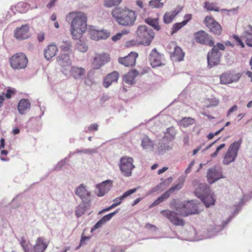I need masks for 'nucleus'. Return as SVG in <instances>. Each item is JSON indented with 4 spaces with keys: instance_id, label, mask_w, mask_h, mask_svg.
Masks as SVG:
<instances>
[{
    "instance_id": "1",
    "label": "nucleus",
    "mask_w": 252,
    "mask_h": 252,
    "mask_svg": "<svg viewBox=\"0 0 252 252\" xmlns=\"http://www.w3.org/2000/svg\"><path fill=\"white\" fill-rule=\"evenodd\" d=\"M87 18L82 12H72L68 14L66 21L71 23L70 32L75 39H80L87 29Z\"/></svg>"
},
{
    "instance_id": "2",
    "label": "nucleus",
    "mask_w": 252,
    "mask_h": 252,
    "mask_svg": "<svg viewBox=\"0 0 252 252\" xmlns=\"http://www.w3.org/2000/svg\"><path fill=\"white\" fill-rule=\"evenodd\" d=\"M112 16L119 25L125 27L133 26L136 19L135 11L121 7H115L113 9Z\"/></svg>"
},
{
    "instance_id": "3",
    "label": "nucleus",
    "mask_w": 252,
    "mask_h": 252,
    "mask_svg": "<svg viewBox=\"0 0 252 252\" xmlns=\"http://www.w3.org/2000/svg\"><path fill=\"white\" fill-rule=\"evenodd\" d=\"M212 47L213 48L208 52L207 56V66L209 68L217 66L220 63L222 54L219 50L224 51L225 49L224 45L220 42L217 43L216 45L214 44Z\"/></svg>"
},
{
    "instance_id": "4",
    "label": "nucleus",
    "mask_w": 252,
    "mask_h": 252,
    "mask_svg": "<svg viewBox=\"0 0 252 252\" xmlns=\"http://www.w3.org/2000/svg\"><path fill=\"white\" fill-rule=\"evenodd\" d=\"M136 33L138 38L141 40L140 44L145 46L150 45L155 37V32L153 30L146 25L139 26Z\"/></svg>"
},
{
    "instance_id": "5",
    "label": "nucleus",
    "mask_w": 252,
    "mask_h": 252,
    "mask_svg": "<svg viewBox=\"0 0 252 252\" xmlns=\"http://www.w3.org/2000/svg\"><path fill=\"white\" fill-rule=\"evenodd\" d=\"M199 188L203 189V192H200L196 189L194 191L195 196L201 200L206 208L214 206L215 204L216 199L213 194L208 192L207 185L200 184L199 185Z\"/></svg>"
},
{
    "instance_id": "6",
    "label": "nucleus",
    "mask_w": 252,
    "mask_h": 252,
    "mask_svg": "<svg viewBox=\"0 0 252 252\" xmlns=\"http://www.w3.org/2000/svg\"><path fill=\"white\" fill-rule=\"evenodd\" d=\"M242 139L234 142L229 147L227 152L224 157L223 163L228 165L230 163L235 160L238 153V151L242 143Z\"/></svg>"
},
{
    "instance_id": "7",
    "label": "nucleus",
    "mask_w": 252,
    "mask_h": 252,
    "mask_svg": "<svg viewBox=\"0 0 252 252\" xmlns=\"http://www.w3.org/2000/svg\"><path fill=\"white\" fill-rule=\"evenodd\" d=\"M196 201L191 200L182 204L181 207L176 209L180 215L187 217L190 215L198 214L199 211L198 209Z\"/></svg>"
},
{
    "instance_id": "8",
    "label": "nucleus",
    "mask_w": 252,
    "mask_h": 252,
    "mask_svg": "<svg viewBox=\"0 0 252 252\" xmlns=\"http://www.w3.org/2000/svg\"><path fill=\"white\" fill-rule=\"evenodd\" d=\"M133 162V159L130 157H122L120 159V169L125 176H131L132 170L135 167Z\"/></svg>"
},
{
    "instance_id": "9",
    "label": "nucleus",
    "mask_w": 252,
    "mask_h": 252,
    "mask_svg": "<svg viewBox=\"0 0 252 252\" xmlns=\"http://www.w3.org/2000/svg\"><path fill=\"white\" fill-rule=\"evenodd\" d=\"M11 66L14 69L24 68L28 63V59L23 53L16 54L10 59Z\"/></svg>"
},
{
    "instance_id": "10",
    "label": "nucleus",
    "mask_w": 252,
    "mask_h": 252,
    "mask_svg": "<svg viewBox=\"0 0 252 252\" xmlns=\"http://www.w3.org/2000/svg\"><path fill=\"white\" fill-rule=\"evenodd\" d=\"M183 186V183L180 182L174 186H172L169 189L165 191L162 194L159 196L152 204L149 206L150 208L154 207L161 203L164 201L170 196L171 193L175 190L181 189Z\"/></svg>"
},
{
    "instance_id": "11",
    "label": "nucleus",
    "mask_w": 252,
    "mask_h": 252,
    "mask_svg": "<svg viewBox=\"0 0 252 252\" xmlns=\"http://www.w3.org/2000/svg\"><path fill=\"white\" fill-rule=\"evenodd\" d=\"M194 39L197 43L212 46L214 44L213 37L203 30L194 33Z\"/></svg>"
},
{
    "instance_id": "12",
    "label": "nucleus",
    "mask_w": 252,
    "mask_h": 252,
    "mask_svg": "<svg viewBox=\"0 0 252 252\" xmlns=\"http://www.w3.org/2000/svg\"><path fill=\"white\" fill-rule=\"evenodd\" d=\"M160 214L167 218L170 221L176 226H184L185 224V221L182 219H179L178 217V214L174 211L170 210H162Z\"/></svg>"
},
{
    "instance_id": "13",
    "label": "nucleus",
    "mask_w": 252,
    "mask_h": 252,
    "mask_svg": "<svg viewBox=\"0 0 252 252\" xmlns=\"http://www.w3.org/2000/svg\"><path fill=\"white\" fill-rule=\"evenodd\" d=\"M204 23L214 34L218 35L221 34L222 31L221 26L212 16H206L204 20Z\"/></svg>"
},
{
    "instance_id": "14",
    "label": "nucleus",
    "mask_w": 252,
    "mask_h": 252,
    "mask_svg": "<svg viewBox=\"0 0 252 252\" xmlns=\"http://www.w3.org/2000/svg\"><path fill=\"white\" fill-rule=\"evenodd\" d=\"M113 181L111 180H106L101 183L96 185L97 190L95 191L96 194L101 197L106 194L112 188Z\"/></svg>"
},
{
    "instance_id": "15",
    "label": "nucleus",
    "mask_w": 252,
    "mask_h": 252,
    "mask_svg": "<svg viewBox=\"0 0 252 252\" xmlns=\"http://www.w3.org/2000/svg\"><path fill=\"white\" fill-rule=\"evenodd\" d=\"M89 32L91 38L95 40L106 39L110 36V32L104 30H98L92 26H89Z\"/></svg>"
},
{
    "instance_id": "16",
    "label": "nucleus",
    "mask_w": 252,
    "mask_h": 252,
    "mask_svg": "<svg viewBox=\"0 0 252 252\" xmlns=\"http://www.w3.org/2000/svg\"><path fill=\"white\" fill-rule=\"evenodd\" d=\"M110 60L109 55L106 53L96 54L93 62V68L98 69Z\"/></svg>"
},
{
    "instance_id": "17",
    "label": "nucleus",
    "mask_w": 252,
    "mask_h": 252,
    "mask_svg": "<svg viewBox=\"0 0 252 252\" xmlns=\"http://www.w3.org/2000/svg\"><path fill=\"white\" fill-rule=\"evenodd\" d=\"M30 27L28 24L23 25L20 28H17L15 30L14 36L19 40L27 39L30 37L29 33Z\"/></svg>"
},
{
    "instance_id": "18",
    "label": "nucleus",
    "mask_w": 252,
    "mask_h": 252,
    "mask_svg": "<svg viewBox=\"0 0 252 252\" xmlns=\"http://www.w3.org/2000/svg\"><path fill=\"white\" fill-rule=\"evenodd\" d=\"M138 56L137 53L131 52L124 58L120 57L118 59V62L120 63L126 67L133 66L135 64L136 60Z\"/></svg>"
},
{
    "instance_id": "19",
    "label": "nucleus",
    "mask_w": 252,
    "mask_h": 252,
    "mask_svg": "<svg viewBox=\"0 0 252 252\" xmlns=\"http://www.w3.org/2000/svg\"><path fill=\"white\" fill-rule=\"evenodd\" d=\"M207 180L210 184H212L220 179L224 178L216 167L209 168L207 173Z\"/></svg>"
},
{
    "instance_id": "20",
    "label": "nucleus",
    "mask_w": 252,
    "mask_h": 252,
    "mask_svg": "<svg viewBox=\"0 0 252 252\" xmlns=\"http://www.w3.org/2000/svg\"><path fill=\"white\" fill-rule=\"evenodd\" d=\"M161 55L158 52L156 48L153 49L149 55V61L152 67L156 68L163 65L164 64L161 63Z\"/></svg>"
},
{
    "instance_id": "21",
    "label": "nucleus",
    "mask_w": 252,
    "mask_h": 252,
    "mask_svg": "<svg viewBox=\"0 0 252 252\" xmlns=\"http://www.w3.org/2000/svg\"><path fill=\"white\" fill-rule=\"evenodd\" d=\"M138 74L139 72L136 69H133L124 75L123 81L129 85L134 84L135 83L134 79Z\"/></svg>"
},
{
    "instance_id": "22",
    "label": "nucleus",
    "mask_w": 252,
    "mask_h": 252,
    "mask_svg": "<svg viewBox=\"0 0 252 252\" xmlns=\"http://www.w3.org/2000/svg\"><path fill=\"white\" fill-rule=\"evenodd\" d=\"M119 76V73L116 71L108 74L104 80L103 86L105 88L109 87L113 82L117 81Z\"/></svg>"
},
{
    "instance_id": "23",
    "label": "nucleus",
    "mask_w": 252,
    "mask_h": 252,
    "mask_svg": "<svg viewBox=\"0 0 252 252\" xmlns=\"http://www.w3.org/2000/svg\"><path fill=\"white\" fill-rule=\"evenodd\" d=\"M185 53L181 47L178 46L174 47V52L171 54L170 57L172 61L180 62L183 60Z\"/></svg>"
},
{
    "instance_id": "24",
    "label": "nucleus",
    "mask_w": 252,
    "mask_h": 252,
    "mask_svg": "<svg viewBox=\"0 0 252 252\" xmlns=\"http://www.w3.org/2000/svg\"><path fill=\"white\" fill-rule=\"evenodd\" d=\"M43 237H38L36 240V243L33 246L34 252H44L47 249L48 244L44 242Z\"/></svg>"
},
{
    "instance_id": "25",
    "label": "nucleus",
    "mask_w": 252,
    "mask_h": 252,
    "mask_svg": "<svg viewBox=\"0 0 252 252\" xmlns=\"http://www.w3.org/2000/svg\"><path fill=\"white\" fill-rule=\"evenodd\" d=\"M70 72L71 75L76 79H82L85 73V70L84 68L76 66H72Z\"/></svg>"
},
{
    "instance_id": "26",
    "label": "nucleus",
    "mask_w": 252,
    "mask_h": 252,
    "mask_svg": "<svg viewBox=\"0 0 252 252\" xmlns=\"http://www.w3.org/2000/svg\"><path fill=\"white\" fill-rule=\"evenodd\" d=\"M57 51L58 49L55 44L49 45L44 49V57L47 60H49L56 55Z\"/></svg>"
},
{
    "instance_id": "27",
    "label": "nucleus",
    "mask_w": 252,
    "mask_h": 252,
    "mask_svg": "<svg viewBox=\"0 0 252 252\" xmlns=\"http://www.w3.org/2000/svg\"><path fill=\"white\" fill-rule=\"evenodd\" d=\"M57 61L62 67L69 66L71 64V61L68 54H62L58 58Z\"/></svg>"
},
{
    "instance_id": "28",
    "label": "nucleus",
    "mask_w": 252,
    "mask_h": 252,
    "mask_svg": "<svg viewBox=\"0 0 252 252\" xmlns=\"http://www.w3.org/2000/svg\"><path fill=\"white\" fill-rule=\"evenodd\" d=\"M168 140L165 137H163L159 142V146L158 148V152L159 154H164L167 151L171 149L169 145V143L167 141Z\"/></svg>"
},
{
    "instance_id": "29",
    "label": "nucleus",
    "mask_w": 252,
    "mask_h": 252,
    "mask_svg": "<svg viewBox=\"0 0 252 252\" xmlns=\"http://www.w3.org/2000/svg\"><path fill=\"white\" fill-rule=\"evenodd\" d=\"M17 107L19 113L24 114L26 110L30 109L31 103L28 99H22L19 102Z\"/></svg>"
},
{
    "instance_id": "30",
    "label": "nucleus",
    "mask_w": 252,
    "mask_h": 252,
    "mask_svg": "<svg viewBox=\"0 0 252 252\" xmlns=\"http://www.w3.org/2000/svg\"><path fill=\"white\" fill-rule=\"evenodd\" d=\"M173 178L170 177L167 178L164 181L161 182L153 189V191H162L165 189L172 182Z\"/></svg>"
},
{
    "instance_id": "31",
    "label": "nucleus",
    "mask_w": 252,
    "mask_h": 252,
    "mask_svg": "<svg viewBox=\"0 0 252 252\" xmlns=\"http://www.w3.org/2000/svg\"><path fill=\"white\" fill-rule=\"evenodd\" d=\"M145 22L152 27L155 30L158 31L160 30V27L158 23V18H153L148 17L145 19Z\"/></svg>"
},
{
    "instance_id": "32",
    "label": "nucleus",
    "mask_w": 252,
    "mask_h": 252,
    "mask_svg": "<svg viewBox=\"0 0 252 252\" xmlns=\"http://www.w3.org/2000/svg\"><path fill=\"white\" fill-rule=\"evenodd\" d=\"M139 188L140 187H137L135 188L128 189L122 195L114 199L113 201L116 202L120 201L121 204L123 200L126 199L127 197L135 193Z\"/></svg>"
},
{
    "instance_id": "33",
    "label": "nucleus",
    "mask_w": 252,
    "mask_h": 252,
    "mask_svg": "<svg viewBox=\"0 0 252 252\" xmlns=\"http://www.w3.org/2000/svg\"><path fill=\"white\" fill-rule=\"evenodd\" d=\"M221 229L222 228H220V226L210 225L207 228V237L211 238L212 237L216 235L217 234Z\"/></svg>"
},
{
    "instance_id": "34",
    "label": "nucleus",
    "mask_w": 252,
    "mask_h": 252,
    "mask_svg": "<svg viewBox=\"0 0 252 252\" xmlns=\"http://www.w3.org/2000/svg\"><path fill=\"white\" fill-rule=\"evenodd\" d=\"M220 83L221 84H230L231 81V72L228 71L220 75Z\"/></svg>"
},
{
    "instance_id": "35",
    "label": "nucleus",
    "mask_w": 252,
    "mask_h": 252,
    "mask_svg": "<svg viewBox=\"0 0 252 252\" xmlns=\"http://www.w3.org/2000/svg\"><path fill=\"white\" fill-rule=\"evenodd\" d=\"M153 142L147 136H145L142 140L141 146L144 149L153 148Z\"/></svg>"
},
{
    "instance_id": "36",
    "label": "nucleus",
    "mask_w": 252,
    "mask_h": 252,
    "mask_svg": "<svg viewBox=\"0 0 252 252\" xmlns=\"http://www.w3.org/2000/svg\"><path fill=\"white\" fill-rule=\"evenodd\" d=\"M241 37L246 39V41H252V26H248L247 29L242 34Z\"/></svg>"
},
{
    "instance_id": "37",
    "label": "nucleus",
    "mask_w": 252,
    "mask_h": 252,
    "mask_svg": "<svg viewBox=\"0 0 252 252\" xmlns=\"http://www.w3.org/2000/svg\"><path fill=\"white\" fill-rule=\"evenodd\" d=\"M90 206L80 203L75 209V214L77 218L81 217L84 213L89 209Z\"/></svg>"
},
{
    "instance_id": "38",
    "label": "nucleus",
    "mask_w": 252,
    "mask_h": 252,
    "mask_svg": "<svg viewBox=\"0 0 252 252\" xmlns=\"http://www.w3.org/2000/svg\"><path fill=\"white\" fill-rule=\"evenodd\" d=\"M195 120L191 117H184L178 123L180 126H189L193 125Z\"/></svg>"
},
{
    "instance_id": "39",
    "label": "nucleus",
    "mask_w": 252,
    "mask_h": 252,
    "mask_svg": "<svg viewBox=\"0 0 252 252\" xmlns=\"http://www.w3.org/2000/svg\"><path fill=\"white\" fill-rule=\"evenodd\" d=\"M176 131L174 127H168L166 129V131L164 133L165 138H166L169 141L172 140L175 137Z\"/></svg>"
},
{
    "instance_id": "40",
    "label": "nucleus",
    "mask_w": 252,
    "mask_h": 252,
    "mask_svg": "<svg viewBox=\"0 0 252 252\" xmlns=\"http://www.w3.org/2000/svg\"><path fill=\"white\" fill-rule=\"evenodd\" d=\"M72 43L70 41H63L62 44L60 46L61 50L64 52L68 53L71 52Z\"/></svg>"
},
{
    "instance_id": "41",
    "label": "nucleus",
    "mask_w": 252,
    "mask_h": 252,
    "mask_svg": "<svg viewBox=\"0 0 252 252\" xmlns=\"http://www.w3.org/2000/svg\"><path fill=\"white\" fill-rule=\"evenodd\" d=\"M77 49L83 53L86 52L88 49V46L86 42L83 40L80 39L77 42Z\"/></svg>"
},
{
    "instance_id": "42",
    "label": "nucleus",
    "mask_w": 252,
    "mask_h": 252,
    "mask_svg": "<svg viewBox=\"0 0 252 252\" xmlns=\"http://www.w3.org/2000/svg\"><path fill=\"white\" fill-rule=\"evenodd\" d=\"M69 159H67V158H65L64 159H62L56 165L53 171H59L62 169V168L67 164L68 162Z\"/></svg>"
},
{
    "instance_id": "43",
    "label": "nucleus",
    "mask_w": 252,
    "mask_h": 252,
    "mask_svg": "<svg viewBox=\"0 0 252 252\" xmlns=\"http://www.w3.org/2000/svg\"><path fill=\"white\" fill-rule=\"evenodd\" d=\"M122 0H105L104 5L107 7H111L119 5Z\"/></svg>"
},
{
    "instance_id": "44",
    "label": "nucleus",
    "mask_w": 252,
    "mask_h": 252,
    "mask_svg": "<svg viewBox=\"0 0 252 252\" xmlns=\"http://www.w3.org/2000/svg\"><path fill=\"white\" fill-rule=\"evenodd\" d=\"M85 186L83 184H81L78 188H77L75 189V194L79 196V197L85 195V192L87 191V190L85 188Z\"/></svg>"
},
{
    "instance_id": "45",
    "label": "nucleus",
    "mask_w": 252,
    "mask_h": 252,
    "mask_svg": "<svg viewBox=\"0 0 252 252\" xmlns=\"http://www.w3.org/2000/svg\"><path fill=\"white\" fill-rule=\"evenodd\" d=\"M185 22H179L176 23L173 25L172 28V31L171 32V34L173 35L175 33L177 32L179 30H180L182 27H183L185 25Z\"/></svg>"
},
{
    "instance_id": "46",
    "label": "nucleus",
    "mask_w": 252,
    "mask_h": 252,
    "mask_svg": "<svg viewBox=\"0 0 252 252\" xmlns=\"http://www.w3.org/2000/svg\"><path fill=\"white\" fill-rule=\"evenodd\" d=\"M160 1L161 0H151L149 2V5L152 8H161L163 6V3Z\"/></svg>"
},
{
    "instance_id": "47",
    "label": "nucleus",
    "mask_w": 252,
    "mask_h": 252,
    "mask_svg": "<svg viewBox=\"0 0 252 252\" xmlns=\"http://www.w3.org/2000/svg\"><path fill=\"white\" fill-rule=\"evenodd\" d=\"M121 204V202L120 201H118V202H114V203H113L111 205H109V207H106L105 208H104L102 210H101V211H100L98 214V215H100L102 213H104V212H108V211H109L110 210H111V209L115 208L116 207L120 205Z\"/></svg>"
},
{
    "instance_id": "48",
    "label": "nucleus",
    "mask_w": 252,
    "mask_h": 252,
    "mask_svg": "<svg viewBox=\"0 0 252 252\" xmlns=\"http://www.w3.org/2000/svg\"><path fill=\"white\" fill-rule=\"evenodd\" d=\"M174 17L169 12H166L163 17V21L166 24H168L171 23L174 19Z\"/></svg>"
},
{
    "instance_id": "49",
    "label": "nucleus",
    "mask_w": 252,
    "mask_h": 252,
    "mask_svg": "<svg viewBox=\"0 0 252 252\" xmlns=\"http://www.w3.org/2000/svg\"><path fill=\"white\" fill-rule=\"evenodd\" d=\"M80 198L82 200L81 204L86 205L87 206H91V199L90 198L86 197L85 195Z\"/></svg>"
},
{
    "instance_id": "50",
    "label": "nucleus",
    "mask_w": 252,
    "mask_h": 252,
    "mask_svg": "<svg viewBox=\"0 0 252 252\" xmlns=\"http://www.w3.org/2000/svg\"><path fill=\"white\" fill-rule=\"evenodd\" d=\"M205 7L210 11H215L218 12L220 11L219 8L217 7H215L214 6L210 4L208 2H205Z\"/></svg>"
},
{
    "instance_id": "51",
    "label": "nucleus",
    "mask_w": 252,
    "mask_h": 252,
    "mask_svg": "<svg viewBox=\"0 0 252 252\" xmlns=\"http://www.w3.org/2000/svg\"><path fill=\"white\" fill-rule=\"evenodd\" d=\"M183 8V7L182 6L179 5L177 6L175 9L172 10L169 13H170L172 15L173 17L175 18V16L177 15L178 13L182 10Z\"/></svg>"
},
{
    "instance_id": "52",
    "label": "nucleus",
    "mask_w": 252,
    "mask_h": 252,
    "mask_svg": "<svg viewBox=\"0 0 252 252\" xmlns=\"http://www.w3.org/2000/svg\"><path fill=\"white\" fill-rule=\"evenodd\" d=\"M242 76V74L240 73H237L235 74H233L231 73V83L233 82H237L241 78Z\"/></svg>"
},
{
    "instance_id": "53",
    "label": "nucleus",
    "mask_w": 252,
    "mask_h": 252,
    "mask_svg": "<svg viewBox=\"0 0 252 252\" xmlns=\"http://www.w3.org/2000/svg\"><path fill=\"white\" fill-rule=\"evenodd\" d=\"M104 224L103 222L100 219L91 228V232H93L94 230L99 228Z\"/></svg>"
},
{
    "instance_id": "54",
    "label": "nucleus",
    "mask_w": 252,
    "mask_h": 252,
    "mask_svg": "<svg viewBox=\"0 0 252 252\" xmlns=\"http://www.w3.org/2000/svg\"><path fill=\"white\" fill-rule=\"evenodd\" d=\"M233 38L235 40V41L238 43V45L240 46L241 48L245 47V44L242 41L241 38L237 35L234 34L233 35Z\"/></svg>"
},
{
    "instance_id": "55",
    "label": "nucleus",
    "mask_w": 252,
    "mask_h": 252,
    "mask_svg": "<svg viewBox=\"0 0 252 252\" xmlns=\"http://www.w3.org/2000/svg\"><path fill=\"white\" fill-rule=\"evenodd\" d=\"M15 93V90L14 89L9 88L6 90V93L5 94V97L7 99H10L12 95L14 94Z\"/></svg>"
},
{
    "instance_id": "56",
    "label": "nucleus",
    "mask_w": 252,
    "mask_h": 252,
    "mask_svg": "<svg viewBox=\"0 0 252 252\" xmlns=\"http://www.w3.org/2000/svg\"><path fill=\"white\" fill-rule=\"evenodd\" d=\"M138 44H140V41L138 42L137 40H130L126 42V47H129L131 46H136Z\"/></svg>"
},
{
    "instance_id": "57",
    "label": "nucleus",
    "mask_w": 252,
    "mask_h": 252,
    "mask_svg": "<svg viewBox=\"0 0 252 252\" xmlns=\"http://www.w3.org/2000/svg\"><path fill=\"white\" fill-rule=\"evenodd\" d=\"M97 150L95 149H82V153L88 154V155H92L93 154L97 153Z\"/></svg>"
},
{
    "instance_id": "58",
    "label": "nucleus",
    "mask_w": 252,
    "mask_h": 252,
    "mask_svg": "<svg viewBox=\"0 0 252 252\" xmlns=\"http://www.w3.org/2000/svg\"><path fill=\"white\" fill-rule=\"evenodd\" d=\"M20 243L24 251H26V249L29 248L28 244L27 243L24 237L21 238Z\"/></svg>"
},
{
    "instance_id": "59",
    "label": "nucleus",
    "mask_w": 252,
    "mask_h": 252,
    "mask_svg": "<svg viewBox=\"0 0 252 252\" xmlns=\"http://www.w3.org/2000/svg\"><path fill=\"white\" fill-rule=\"evenodd\" d=\"M91 238V236H85V235H84L83 233L82 234L81 236V239L80 241L81 242V245H86V241L90 240Z\"/></svg>"
},
{
    "instance_id": "60",
    "label": "nucleus",
    "mask_w": 252,
    "mask_h": 252,
    "mask_svg": "<svg viewBox=\"0 0 252 252\" xmlns=\"http://www.w3.org/2000/svg\"><path fill=\"white\" fill-rule=\"evenodd\" d=\"M191 18L192 15L191 14H187L184 16V20L182 22H185V25H186L191 19Z\"/></svg>"
},
{
    "instance_id": "61",
    "label": "nucleus",
    "mask_w": 252,
    "mask_h": 252,
    "mask_svg": "<svg viewBox=\"0 0 252 252\" xmlns=\"http://www.w3.org/2000/svg\"><path fill=\"white\" fill-rule=\"evenodd\" d=\"M121 37L122 33H120V32H118L112 37V40L114 42H116L118 40H120Z\"/></svg>"
},
{
    "instance_id": "62",
    "label": "nucleus",
    "mask_w": 252,
    "mask_h": 252,
    "mask_svg": "<svg viewBox=\"0 0 252 252\" xmlns=\"http://www.w3.org/2000/svg\"><path fill=\"white\" fill-rule=\"evenodd\" d=\"M238 108V107L236 105H234L233 106H232L231 108H230L227 112V116H228L230 115L232 113L237 110Z\"/></svg>"
},
{
    "instance_id": "63",
    "label": "nucleus",
    "mask_w": 252,
    "mask_h": 252,
    "mask_svg": "<svg viewBox=\"0 0 252 252\" xmlns=\"http://www.w3.org/2000/svg\"><path fill=\"white\" fill-rule=\"evenodd\" d=\"M111 219V218L109 216V214H107L102 217L100 220L103 222V223H105L107 221L110 220Z\"/></svg>"
},
{
    "instance_id": "64",
    "label": "nucleus",
    "mask_w": 252,
    "mask_h": 252,
    "mask_svg": "<svg viewBox=\"0 0 252 252\" xmlns=\"http://www.w3.org/2000/svg\"><path fill=\"white\" fill-rule=\"evenodd\" d=\"M234 218V216H230L224 221L222 222V226H220L222 229Z\"/></svg>"
}]
</instances>
